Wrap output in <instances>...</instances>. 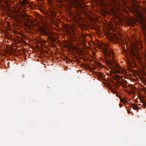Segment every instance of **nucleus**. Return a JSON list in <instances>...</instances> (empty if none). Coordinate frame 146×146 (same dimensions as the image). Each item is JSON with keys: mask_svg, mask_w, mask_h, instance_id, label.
<instances>
[{"mask_svg": "<svg viewBox=\"0 0 146 146\" xmlns=\"http://www.w3.org/2000/svg\"><path fill=\"white\" fill-rule=\"evenodd\" d=\"M59 0V1H58V2H61L63 1V0Z\"/></svg>", "mask_w": 146, "mask_h": 146, "instance_id": "obj_15", "label": "nucleus"}, {"mask_svg": "<svg viewBox=\"0 0 146 146\" xmlns=\"http://www.w3.org/2000/svg\"><path fill=\"white\" fill-rule=\"evenodd\" d=\"M139 99L141 102L143 104L144 106L146 107V101L145 98L141 96L139 97Z\"/></svg>", "mask_w": 146, "mask_h": 146, "instance_id": "obj_9", "label": "nucleus"}, {"mask_svg": "<svg viewBox=\"0 0 146 146\" xmlns=\"http://www.w3.org/2000/svg\"><path fill=\"white\" fill-rule=\"evenodd\" d=\"M29 20H28L27 21H29Z\"/></svg>", "mask_w": 146, "mask_h": 146, "instance_id": "obj_19", "label": "nucleus"}, {"mask_svg": "<svg viewBox=\"0 0 146 146\" xmlns=\"http://www.w3.org/2000/svg\"><path fill=\"white\" fill-rule=\"evenodd\" d=\"M120 101L122 103L125 104L126 103V100L123 98H120Z\"/></svg>", "mask_w": 146, "mask_h": 146, "instance_id": "obj_12", "label": "nucleus"}, {"mask_svg": "<svg viewBox=\"0 0 146 146\" xmlns=\"http://www.w3.org/2000/svg\"><path fill=\"white\" fill-rule=\"evenodd\" d=\"M117 78H121L122 77V76H119V75H117Z\"/></svg>", "mask_w": 146, "mask_h": 146, "instance_id": "obj_14", "label": "nucleus"}, {"mask_svg": "<svg viewBox=\"0 0 146 146\" xmlns=\"http://www.w3.org/2000/svg\"><path fill=\"white\" fill-rule=\"evenodd\" d=\"M120 106H122V105L121 104H120Z\"/></svg>", "mask_w": 146, "mask_h": 146, "instance_id": "obj_22", "label": "nucleus"}, {"mask_svg": "<svg viewBox=\"0 0 146 146\" xmlns=\"http://www.w3.org/2000/svg\"><path fill=\"white\" fill-rule=\"evenodd\" d=\"M113 38V39L117 41H119V38L116 35H114Z\"/></svg>", "mask_w": 146, "mask_h": 146, "instance_id": "obj_11", "label": "nucleus"}, {"mask_svg": "<svg viewBox=\"0 0 146 146\" xmlns=\"http://www.w3.org/2000/svg\"><path fill=\"white\" fill-rule=\"evenodd\" d=\"M132 47V46L131 47V48H130V49H131V48ZM130 52H131V51H130ZM129 53H131V52H129Z\"/></svg>", "mask_w": 146, "mask_h": 146, "instance_id": "obj_18", "label": "nucleus"}, {"mask_svg": "<svg viewBox=\"0 0 146 146\" xmlns=\"http://www.w3.org/2000/svg\"><path fill=\"white\" fill-rule=\"evenodd\" d=\"M100 47L103 49L105 56L106 63L111 70V73L126 74L127 73V72L119 66L115 60H113V51L111 50H108L107 49L108 47V44L107 43H102L101 44Z\"/></svg>", "mask_w": 146, "mask_h": 146, "instance_id": "obj_1", "label": "nucleus"}, {"mask_svg": "<svg viewBox=\"0 0 146 146\" xmlns=\"http://www.w3.org/2000/svg\"><path fill=\"white\" fill-rule=\"evenodd\" d=\"M123 52L124 53H127V52L125 50H124V51H123Z\"/></svg>", "mask_w": 146, "mask_h": 146, "instance_id": "obj_17", "label": "nucleus"}, {"mask_svg": "<svg viewBox=\"0 0 146 146\" xmlns=\"http://www.w3.org/2000/svg\"><path fill=\"white\" fill-rule=\"evenodd\" d=\"M15 15L16 19H18L19 21V19L25 21V19H26L27 20V15L25 12L22 13L20 12H19L17 13H16Z\"/></svg>", "mask_w": 146, "mask_h": 146, "instance_id": "obj_4", "label": "nucleus"}, {"mask_svg": "<svg viewBox=\"0 0 146 146\" xmlns=\"http://www.w3.org/2000/svg\"><path fill=\"white\" fill-rule=\"evenodd\" d=\"M26 2V1L25 0H23L22 1H21V4L22 5H24L25 4Z\"/></svg>", "mask_w": 146, "mask_h": 146, "instance_id": "obj_13", "label": "nucleus"}, {"mask_svg": "<svg viewBox=\"0 0 146 146\" xmlns=\"http://www.w3.org/2000/svg\"><path fill=\"white\" fill-rule=\"evenodd\" d=\"M140 23L143 29L146 30V21H145L143 18L141 19Z\"/></svg>", "mask_w": 146, "mask_h": 146, "instance_id": "obj_8", "label": "nucleus"}, {"mask_svg": "<svg viewBox=\"0 0 146 146\" xmlns=\"http://www.w3.org/2000/svg\"><path fill=\"white\" fill-rule=\"evenodd\" d=\"M70 5H73L75 7L79 6L80 3L78 0H72L70 2Z\"/></svg>", "mask_w": 146, "mask_h": 146, "instance_id": "obj_6", "label": "nucleus"}, {"mask_svg": "<svg viewBox=\"0 0 146 146\" xmlns=\"http://www.w3.org/2000/svg\"><path fill=\"white\" fill-rule=\"evenodd\" d=\"M66 32L68 35H71V33L72 32V33L74 32V30L72 27L70 25H68L66 27Z\"/></svg>", "mask_w": 146, "mask_h": 146, "instance_id": "obj_7", "label": "nucleus"}, {"mask_svg": "<svg viewBox=\"0 0 146 146\" xmlns=\"http://www.w3.org/2000/svg\"><path fill=\"white\" fill-rule=\"evenodd\" d=\"M117 10L116 9V8L115 7L111 9V11L114 15L117 17L118 18H119L118 16H117V13L116 11H117Z\"/></svg>", "mask_w": 146, "mask_h": 146, "instance_id": "obj_10", "label": "nucleus"}, {"mask_svg": "<svg viewBox=\"0 0 146 146\" xmlns=\"http://www.w3.org/2000/svg\"><path fill=\"white\" fill-rule=\"evenodd\" d=\"M137 108V106H135V107H134V108L135 109H136V108Z\"/></svg>", "mask_w": 146, "mask_h": 146, "instance_id": "obj_16", "label": "nucleus"}, {"mask_svg": "<svg viewBox=\"0 0 146 146\" xmlns=\"http://www.w3.org/2000/svg\"><path fill=\"white\" fill-rule=\"evenodd\" d=\"M138 44V42H136L135 43H133L132 44V47L131 49V55H133L134 56H135L138 60H139L140 56L139 55H137L136 54V53H135L134 52V51L136 50V49L137 48Z\"/></svg>", "mask_w": 146, "mask_h": 146, "instance_id": "obj_3", "label": "nucleus"}, {"mask_svg": "<svg viewBox=\"0 0 146 146\" xmlns=\"http://www.w3.org/2000/svg\"><path fill=\"white\" fill-rule=\"evenodd\" d=\"M136 52L137 53V54H138V53H137V52L136 51Z\"/></svg>", "mask_w": 146, "mask_h": 146, "instance_id": "obj_20", "label": "nucleus"}, {"mask_svg": "<svg viewBox=\"0 0 146 146\" xmlns=\"http://www.w3.org/2000/svg\"><path fill=\"white\" fill-rule=\"evenodd\" d=\"M138 13H139V11H138Z\"/></svg>", "mask_w": 146, "mask_h": 146, "instance_id": "obj_21", "label": "nucleus"}, {"mask_svg": "<svg viewBox=\"0 0 146 146\" xmlns=\"http://www.w3.org/2000/svg\"><path fill=\"white\" fill-rule=\"evenodd\" d=\"M47 29V28H46L44 25L43 27H40L38 30L41 34L48 36L51 40H54V39L53 35L46 31Z\"/></svg>", "mask_w": 146, "mask_h": 146, "instance_id": "obj_2", "label": "nucleus"}, {"mask_svg": "<svg viewBox=\"0 0 146 146\" xmlns=\"http://www.w3.org/2000/svg\"><path fill=\"white\" fill-rule=\"evenodd\" d=\"M126 56L127 59L126 61L127 64L130 66L132 63V62H133V60L132 59L131 55L127 54L126 55Z\"/></svg>", "mask_w": 146, "mask_h": 146, "instance_id": "obj_5", "label": "nucleus"}]
</instances>
